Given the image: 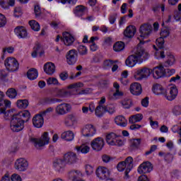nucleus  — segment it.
<instances>
[{
	"instance_id": "nucleus-35",
	"label": "nucleus",
	"mask_w": 181,
	"mask_h": 181,
	"mask_svg": "<svg viewBox=\"0 0 181 181\" xmlns=\"http://www.w3.org/2000/svg\"><path fill=\"white\" fill-rule=\"evenodd\" d=\"M69 95H71V93L66 91L64 89H58L57 90L56 97L63 98V97H69Z\"/></svg>"
},
{
	"instance_id": "nucleus-26",
	"label": "nucleus",
	"mask_w": 181,
	"mask_h": 181,
	"mask_svg": "<svg viewBox=\"0 0 181 181\" xmlns=\"http://www.w3.org/2000/svg\"><path fill=\"white\" fill-rule=\"evenodd\" d=\"M37 76H39L37 69L35 68L29 69L27 72V77L29 80H36V78H37Z\"/></svg>"
},
{
	"instance_id": "nucleus-64",
	"label": "nucleus",
	"mask_w": 181,
	"mask_h": 181,
	"mask_svg": "<svg viewBox=\"0 0 181 181\" xmlns=\"http://www.w3.org/2000/svg\"><path fill=\"white\" fill-rule=\"evenodd\" d=\"M137 181H149V178L146 175H143L139 177Z\"/></svg>"
},
{
	"instance_id": "nucleus-46",
	"label": "nucleus",
	"mask_w": 181,
	"mask_h": 181,
	"mask_svg": "<svg viewBox=\"0 0 181 181\" xmlns=\"http://www.w3.org/2000/svg\"><path fill=\"white\" fill-rule=\"evenodd\" d=\"M161 37H160V39H165L166 37H168V36H169V35H170V32L169 31V30L168 28H163L161 29V32L160 33Z\"/></svg>"
},
{
	"instance_id": "nucleus-52",
	"label": "nucleus",
	"mask_w": 181,
	"mask_h": 181,
	"mask_svg": "<svg viewBox=\"0 0 181 181\" xmlns=\"http://www.w3.org/2000/svg\"><path fill=\"white\" fill-rule=\"evenodd\" d=\"M59 78L62 80V81H66L67 78H69V73L67 71H63L59 74Z\"/></svg>"
},
{
	"instance_id": "nucleus-14",
	"label": "nucleus",
	"mask_w": 181,
	"mask_h": 181,
	"mask_svg": "<svg viewBox=\"0 0 181 181\" xmlns=\"http://www.w3.org/2000/svg\"><path fill=\"white\" fill-rule=\"evenodd\" d=\"M71 108L70 104L61 103L56 107L55 112H57L58 115H64V114H67V112L70 111Z\"/></svg>"
},
{
	"instance_id": "nucleus-54",
	"label": "nucleus",
	"mask_w": 181,
	"mask_h": 181,
	"mask_svg": "<svg viewBox=\"0 0 181 181\" xmlns=\"http://www.w3.org/2000/svg\"><path fill=\"white\" fill-rule=\"evenodd\" d=\"M141 105H142V107H144L145 108L148 107V106L149 105V98L148 97H146L141 100Z\"/></svg>"
},
{
	"instance_id": "nucleus-12",
	"label": "nucleus",
	"mask_w": 181,
	"mask_h": 181,
	"mask_svg": "<svg viewBox=\"0 0 181 181\" xmlns=\"http://www.w3.org/2000/svg\"><path fill=\"white\" fill-rule=\"evenodd\" d=\"M96 133L97 129H95V127L93 124H86L82 129V135H83V136H94Z\"/></svg>"
},
{
	"instance_id": "nucleus-38",
	"label": "nucleus",
	"mask_w": 181,
	"mask_h": 181,
	"mask_svg": "<svg viewBox=\"0 0 181 181\" xmlns=\"http://www.w3.org/2000/svg\"><path fill=\"white\" fill-rule=\"evenodd\" d=\"M123 162L125 163L127 168H129V169H132V168H134V159L132 158V157H127Z\"/></svg>"
},
{
	"instance_id": "nucleus-1",
	"label": "nucleus",
	"mask_w": 181,
	"mask_h": 181,
	"mask_svg": "<svg viewBox=\"0 0 181 181\" xmlns=\"http://www.w3.org/2000/svg\"><path fill=\"white\" fill-rule=\"evenodd\" d=\"M1 114L4 115V119L10 120V129L12 132H21L25 128V122H28L30 118L29 110L16 112L15 109L6 111V108H0Z\"/></svg>"
},
{
	"instance_id": "nucleus-2",
	"label": "nucleus",
	"mask_w": 181,
	"mask_h": 181,
	"mask_svg": "<svg viewBox=\"0 0 181 181\" xmlns=\"http://www.w3.org/2000/svg\"><path fill=\"white\" fill-rule=\"evenodd\" d=\"M139 40L140 42L137 45V49L134 54L128 57L125 61L126 65L128 67H134L136 63H144V62H146L149 59V53L141 47V45H144L145 42L141 40Z\"/></svg>"
},
{
	"instance_id": "nucleus-49",
	"label": "nucleus",
	"mask_w": 181,
	"mask_h": 181,
	"mask_svg": "<svg viewBox=\"0 0 181 181\" xmlns=\"http://www.w3.org/2000/svg\"><path fill=\"white\" fill-rule=\"evenodd\" d=\"M34 13L36 18H39L42 15V10L40 9V6L36 5L34 7Z\"/></svg>"
},
{
	"instance_id": "nucleus-23",
	"label": "nucleus",
	"mask_w": 181,
	"mask_h": 181,
	"mask_svg": "<svg viewBox=\"0 0 181 181\" xmlns=\"http://www.w3.org/2000/svg\"><path fill=\"white\" fill-rule=\"evenodd\" d=\"M153 93L156 95H165L166 96V90L163 88L162 85L157 83L153 86Z\"/></svg>"
},
{
	"instance_id": "nucleus-9",
	"label": "nucleus",
	"mask_w": 181,
	"mask_h": 181,
	"mask_svg": "<svg viewBox=\"0 0 181 181\" xmlns=\"http://www.w3.org/2000/svg\"><path fill=\"white\" fill-rule=\"evenodd\" d=\"M104 139L100 137H98L96 139H94L90 142V146L93 151H96V152H100V151L103 150V148H104Z\"/></svg>"
},
{
	"instance_id": "nucleus-48",
	"label": "nucleus",
	"mask_w": 181,
	"mask_h": 181,
	"mask_svg": "<svg viewBox=\"0 0 181 181\" xmlns=\"http://www.w3.org/2000/svg\"><path fill=\"white\" fill-rule=\"evenodd\" d=\"M114 60L112 59H107L104 62L103 66L105 69H110V67H112V65L114 64Z\"/></svg>"
},
{
	"instance_id": "nucleus-10",
	"label": "nucleus",
	"mask_w": 181,
	"mask_h": 181,
	"mask_svg": "<svg viewBox=\"0 0 181 181\" xmlns=\"http://www.w3.org/2000/svg\"><path fill=\"white\" fill-rule=\"evenodd\" d=\"M77 154L76 153L69 151L64 155V160L66 165H74L77 163Z\"/></svg>"
},
{
	"instance_id": "nucleus-43",
	"label": "nucleus",
	"mask_w": 181,
	"mask_h": 181,
	"mask_svg": "<svg viewBox=\"0 0 181 181\" xmlns=\"http://www.w3.org/2000/svg\"><path fill=\"white\" fill-rule=\"evenodd\" d=\"M175 62H176L175 56L172 54L168 55V60L165 62V66H173Z\"/></svg>"
},
{
	"instance_id": "nucleus-19",
	"label": "nucleus",
	"mask_w": 181,
	"mask_h": 181,
	"mask_svg": "<svg viewBox=\"0 0 181 181\" xmlns=\"http://www.w3.org/2000/svg\"><path fill=\"white\" fill-rule=\"evenodd\" d=\"M53 165L56 170L60 172L66 167V161H64V158H56L53 162Z\"/></svg>"
},
{
	"instance_id": "nucleus-61",
	"label": "nucleus",
	"mask_w": 181,
	"mask_h": 181,
	"mask_svg": "<svg viewBox=\"0 0 181 181\" xmlns=\"http://www.w3.org/2000/svg\"><path fill=\"white\" fill-rule=\"evenodd\" d=\"M53 107H49L48 108H47L45 110L42 111L40 112L41 115H46V114H49V112H53Z\"/></svg>"
},
{
	"instance_id": "nucleus-13",
	"label": "nucleus",
	"mask_w": 181,
	"mask_h": 181,
	"mask_svg": "<svg viewBox=\"0 0 181 181\" xmlns=\"http://www.w3.org/2000/svg\"><path fill=\"white\" fill-rule=\"evenodd\" d=\"M151 73L153 74V78H155V80H158L165 76V68L162 65L156 66L153 70L151 69Z\"/></svg>"
},
{
	"instance_id": "nucleus-6",
	"label": "nucleus",
	"mask_w": 181,
	"mask_h": 181,
	"mask_svg": "<svg viewBox=\"0 0 181 181\" xmlns=\"http://www.w3.org/2000/svg\"><path fill=\"white\" fill-rule=\"evenodd\" d=\"M96 176L100 180H110V170L105 167H98L95 171Z\"/></svg>"
},
{
	"instance_id": "nucleus-45",
	"label": "nucleus",
	"mask_w": 181,
	"mask_h": 181,
	"mask_svg": "<svg viewBox=\"0 0 181 181\" xmlns=\"http://www.w3.org/2000/svg\"><path fill=\"white\" fill-rule=\"evenodd\" d=\"M77 50L81 56H85L87 54V47H86L84 45H79Z\"/></svg>"
},
{
	"instance_id": "nucleus-57",
	"label": "nucleus",
	"mask_w": 181,
	"mask_h": 181,
	"mask_svg": "<svg viewBox=\"0 0 181 181\" xmlns=\"http://www.w3.org/2000/svg\"><path fill=\"white\" fill-rule=\"evenodd\" d=\"M21 15H22V10L21 9V8L16 7L14 9V16H15V18H19V16H21Z\"/></svg>"
},
{
	"instance_id": "nucleus-36",
	"label": "nucleus",
	"mask_w": 181,
	"mask_h": 181,
	"mask_svg": "<svg viewBox=\"0 0 181 181\" xmlns=\"http://www.w3.org/2000/svg\"><path fill=\"white\" fill-rule=\"evenodd\" d=\"M29 25L33 30L35 32H39L40 30V25L35 20H32L29 21Z\"/></svg>"
},
{
	"instance_id": "nucleus-4",
	"label": "nucleus",
	"mask_w": 181,
	"mask_h": 181,
	"mask_svg": "<svg viewBox=\"0 0 181 181\" xmlns=\"http://www.w3.org/2000/svg\"><path fill=\"white\" fill-rule=\"evenodd\" d=\"M4 66L8 71H18L19 62L13 57H8L4 61Z\"/></svg>"
},
{
	"instance_id": "nucleus-41",
	"label": "nucleus",
	"mask_w": 181,
	"mask_h": 181,
	"mask_svg": "<svg viewBox=\"0 0 181 181\" xmlns=\"http://www.w3.org/2000/svg\"><path fill=\"white\" fill-rule=\"evenodd\" d=\"M113 87L116 90V92L113 93L114 97L123 95L122 92L119 91V84H118V83L115 82L113 83Z\"/></svg>"
},
{
	"instance_id": "nucleus-3",
	"label": "nucleus",
	"mask_w": 181,
	"mask_h": 181,
	"mask_svg": "<svg viewBox=\"0 0 181 181\" xmlns=\"http://www.w3.org/2000/svg\"><path fill=\"white\" fill-rule=\"evenodd\" d=\"M49 140L50 139L49 138V133L47 132H44L41 138L40 139H37V138L31 139V141L33 142L36 149H42L43 146L49 144Z\"/></svg>"
},
{
	"instance_id": "nucleus-56",
	"label": "nucleus",
	"mask_w": 181,
	"mask_h": 181,
	"mask_svg": "<svg viewBox=\"0 0 181 181\" xmlns=\"http://www.w3.org/2000/svg\"><path fill=\"white\" fill-rule=\"evenodd\" d=\"M11 181H22V177L18 174H13L11 177Z\"/></svg>"
},
{
	"instance_id": "nucleus-5",
	"label": "nucleus",
	"mask_w": 181,
	"mask_h": 181,
	"mask_svg": "<svg viewBox=\"0 0 181 181\" xmlns=\"http://www.w3.org/2000/svg\"><path fill=\"white\" fill-rule=\"evenodd\" d=\"M149 76H151V69L148 67L141 68L134 73V78L138 81H141L144 78L146 79Z\"/></svg>"
},
{
	"instance_id": "nucleus-39",
	"label": "nucleus",
	"mask_w": 181,
	"mask_h": 181,
	"mask_svg": "<svg viewBox=\"0 0 181 181\" xmlns=\"http://www.w3.org/2000/svg\"><path fill=\"white\" fill-rule=\"evenodd\" d=\"M101 110H104L105 111H107V107L101 106V105H99L98 106H97L95 110V115H97V117H103V112L101 111Z\"/></svg>"
},
{
	"instance_id": "nucleus-59",
	"label": "nucleus",
	"mask_w": 181,
	"mask_h": 181,
	"mask_svg": "<svg viewBox=\"0 0 181 181\" xmlns=\"http://www.w3.org/2000/svg\"><path fill=\"white\" fill-rule=\"evenodd\" d=\"M8 77V73L5 70H0V80H4Z\"/></svg>"
},
{
	"instance_id": "nucleus-44",
	"label": "nucleus",
	"mask_w": 181,
	"mask_h": 181,
	"mask_svg": "<svg viewBox=\"0 0 181 181\" xmlns=\"http://www.w3.org/2000/svg\"><path fill=\"white\" fill-rule=\"evenodd\" d=\"M47 84H48V86H50L52 84H53L54 86H60V83H59L57 78L53 77L49 78L47 80Z\"/></svg>"
},
{
	"instance_id": "nucleus-55",
	"label": "nucleus",
	"mask_w": 181,
	"mask_h": 181,
	"mask_svg": "<svg viewBox=\"0 0 181 181\" xmlns=\"http://www.w3.org/2000/svg\"><path fill=\"white\" fill-rule=\"evenodd\" d=\"M173 114L175 115H180L181 114V107L180 106H175L173 110Z\"/></svg>"
},
{
	"instance_id": "nucleus-11",
	"label": "nucleus",
	"mask_w": 181,
	"mask_h": 181,
	"mask_svg": "<svg viewBox=\"0 0 181 181\" xmlns=\"http://www.w3.org/2000/svg\"><path fill=\"white\" fill-rule=\"evenodd\" d=\"M153 170V166H152V163H151L149 161H146L141 164L137 170L140 175H142L145 173H151Z\"/></svg>"
},
{
	"instance_id": "nucleus-28",
	"label": "nucleus",
	"mask_w": 181,
	"mask_h": 181,
	"mask_svg": "<svg viewBox=\"0 0 181 181\" xmlns=\"http://www.w3.org/2000/svg\"><path fill=\"white\" fill-rule=\"evenodd\" d=\"M63 100L56 98L47 97L42 99L43 104H56V103H62Z\"/></svg>"
},
{
	"instance_id": "nucleus-30",
	"label": "nucleus",
	"mask_w": 181,
	"mask_h": 181,
	"mask_svg": "<svg viewBox=\"0 0 181 181\" xmlns=\"http://www.w3.org/2000/svg\"><path fill=\"white\" fill-rule=\"evenodd\" d=\"M115 138H117V134L115 133H110L106 136V142L108 145L114 146L115 144Z\"/></svg>"
},
{
	"instance_id": "nucleus-37",
	"label": "nucleus",
	"mask_w": 181,
	"mask_h": 181,
	"mask_svg": "<svg viewBox=\"0 0 181 181\" xmlns=\"http://www.w3.org/2000/svg\"><path fill=\"white\" fill-rule=\"evenodd\" d=\"M6 95L9 98H15L18 95V92H16V90L13 88H11L8 89V90L6 93Z\"/></svg>"
},
{
	"instance_id": "nucleus-18",
	"label": "nucleus",
	"mask_w": 181,
	"mask_h": 181,
	"mask_svg": "<svg viewBox=\"0 0 181 181\" xmlns=\"http://www.w3.org/2000/svg\"><path fill=\"white\" fill-rule=\"evenodd\" d=\"M130 93L133 94V95H141L142 94V86L139 83H134L130 86Z\"/></svg>"
},
{
	"instance_id": "nucleus-22",
	"label": "nucleus",
	"mask_w": 181,
	"mask_h": 181,
	"mask_svg": "<svg viewBox=\"0 0 181 181\" xmlns=\"http://www.w3.org/2000/svg\"><path fill=\"white\" fill-rule=\"evenodd\" d=\"M44 71L48 76H52L56 71V66L52 62H47L44 65Z\"/></svg>"
},
{
	"instance_id": "nucleus-20",
	"label": "nucleus",
	"mask_w": 181,
	"mask_h": 181,
	"mask_svg": "<svg viewBox=\"0 0 181 181\" xmlns=\"http://www.w3.org/2000/svg\"><path fill=\"white\" fill-rule=\"evenodd\" d=\"M135 33H136V28L134 25L127 26L124 31V35L129 39H132Z\"/></svg>"
},
{
	"instance_id": "nucleus-15",
	"label": "nucleus",
	"mask_w": 181,
	"mask_h": 181,
	"mask_svg": "<svg viewBox=\"0 0 181 181\" xmlns=\"http://www.w3.org/2000/svg\"><path fill=\"white\" fill-rule=\"evenodd\" d=\"M139 32L141 33V37H145V36H149L152 33V25L149 23H144L140 26Z\"/></svg>"
},
{
	"instance_id": "nucleus-62",
	"label": "nucleus",
	"mask_w": 181,
	"mask_h": 181,
	"mask_svg": "<svg viewBox=\"0 0 181 181\" xmlns=\"http://www.w3.org/2000/svg\"><path fill=\"white\" fill-rule=\"evenodd\" d=\"M86 172L87 175H91L94 172V168H93V167L90 165H86Z\"/></svg>"
},
{
	"instance_id": "nucleus-7",
	"label": "nucleus",
	"mask_w": 181,
	"mask_h": 181,
	"mask_svg": "<svg viewBox=\"0 0 181 181\" xmlns=\"http://www.w3.org/2000/svg\"><path fill=\"white\" fill-rule=\"evenodd\" d=\"M78 57V52L75 49H70L66 52V62L69 66H73L77 63V58Z\"/></svg>"
},
{
	"instance_id": "nucleus-42",
	"label": "nucleus",
	"mask_w": 181,
	"mask_h": 181,
	"mask_svg": "<svg viewBox=\"0 0 181 181\" xmlns=\"http://www.w3.org/2000/svg\"><path fill=\"white\" fill-rule=\"evenodd\" d=\"M81 87H84V84L81 82H78L75 83L70 84L67 86V88L69 89H73L77 90V88H81Z\"/></svg>"
},
{
	"instance_id": "nucleus-51",
	"label": "nucleus",
	"mask_w": 181,
	"mask_h": 181,
	"mask_svg": "<svg viewBox=\"0 0 181 181\" xmlns=\"http://www.w3.org/2000/svg\"><path fill=\"white\" fill-rule=\"evenodd\" d=\"M6 25V18L0 14V28H4Z\"/></svg>"
},
{
	"instance_id": "nucleus-50",
	"label": "nucleus",
	"mask_w": 181,
	"mask_h": 181,
	"mask_svg": "<svg viewBox=\"0 0 181 181\" xmlns=\"http://www.w3.org/2000/svg\"><path fill=\"white\" fill-rule=\"evenodd\" d=\"M117 168L119 172H122L124 170L127 169V165H125L124 161H122L117 164Z\"/></svg>"
},
{
	"instance_id": "nucleus-27",
	"label": "nucleus",
	"mask_w": 181,
	"mask_h": 181,
	"mask_svg": "<svg viewBox=\"0 0 181 181\" xmlns=\"http://www.w3.org/2000/svg\"><path fill=\"white\" fill-rule=\"evenodd\" d=\"M177 93V88H176V86H173L170 89V95L167 97V100H168L169 101H173V100L176 98Z\"/></svg>"
},
{
	"instance_id": "nucleus-33",
	"label": "nucleus",
	"mask_w": 181,
	"mask_h": 181,
	"mask_svg": "<svg viewBox=\"0 0 181 181\" xmlns=\"http://www.w3.org/2000/svg\"><path fill=\"white\" fill-rule=\"evenodd\" d=\"M29 106V101L26 99L24 100H18L17 101V107L21 110H25V108H28Z\"/></svg>"
},
{
	"instance_id": "nucleus-8",
	"label": "nucleus",
	"mask_w": 181,
	"mask_h": 181,
	"mask_svg": "<svg viewBox=\"0 0 181 181\" xmlns=\"http://www.w3.org/2000/svg\"><path fill=\"white\" fill-rule=\"evenodd\" d=\"M14 168L18 172H25L29 168V163L24 158H20L16 160Z\"/></svg>"
},
{
	"instance_id": "nucleus-47",
	"label": "nucleus",
	"mask_w": 181,
	"mask_h": 181,
	"mask_svg": "<svg viewBox=\"0 0 181 181\" xmlns=\"http://www.w3.org/2000/svg\"><path fill=\"white\" fill-rule=\"evenodd\" d=\"M37 52H40V45L37 44L34 47H33V51L31 54L32 57H37Z\"/></svg>"
},
{
	"instance_id": "nucleus-29",
	"label": "nucleus",
	"mask_w": 181,
	"mask_h": 181,
	"mask_svg": "<svg viewBox=\"0 0 181 181\" xmlns=\"http://www.w3.org/2000/svg\"><path fill=\"white\" fill-rule=\"evenodd\" d=\"M115 124L117 125H119V127H125L127 124H128V122L124 116H117L115 119Z\"/></svg>"
},
{
	"instance_id": "nucleus-53",
	"label": "nucleus",
	"mask_w": 181,
	"mask_h": 181,
	"mask_svg": "<svg viewBox=\"0 0 181 181\" xmlns=\"http://www.w3.org/2000/svg\"><path fill=\"white\" fill-rule=\"evenodd\" d=\"M164 159L166 162L168 163H170L172 160H173V156L170 154V153L165 154Z\"/></svg>"
},
{
	"instance_id": "nucleus-60",
	"label": "nucleus",
	"mask_w": 181,
	"mask_h": 181,
	"mask_svg": "<svg viewBox=\"0 0 181 181\" xmlns=\"http://www.w3.org/2000/svg\"><path fill=\"white\" fill-rule=\"evenodd\" d=\"M165 42H163V39L158 38L157 40V46L159 47V49H163V45Z\"/></svg>"
},
{
	"instance_id": "nucleus-34",
	"label": "nucleus",
	"mask_w": 181,
	"mask_h": 181,
	"mask_svg": "<svg viewBox=\"0 0 181 181\" xmlns=\"http://www.w3.org/2000/svg\"><path fill=\"white\" fill-rule=\"evenodd\" d=\"M75 149H76L77 152H81V153H88L90 152V147L86 144L77 146Z\"/></svg>"
},
{
	"instance_id": "nucleus-16",
	"label": "nucleus",
	"mask_w": 181,
	"mask_h": 181,
	"mask_svg": "<svg viewBox=\"0 0 181 181\" xmlns=\"http://www.w3.org/2000/svg\"><path fill=\"white\" fill-rule=\"evenodd\" d=\"M61 40L64 42L66 46H71L74 43V37L71 35L69 32H64Z\"/></svg>"
},
{
	"instance_id": "nucleus-40",
	"label": "nucleus",
	"mask_w": 181,
	"mask_h": 181,
	"mask_svg": "<svg viewBox=\"0 0 181 181\" xmlns=\"http://www.w3.org/2000/svg\"><path fill=\"white\" fill-rule=\"evenodd\" d=\"M122 105L123 108L129 109L132 107V100L131 99H124L122 101Z\"/></svg>"
},
{
	"instance_id": "nucleus-31",
	"label": "nucleus",
	"mask_w": 181,
	"mask_h": 181,
	"mask_svg": "<svg viewBox=\"0 0 181 181\" xmlns=\"http://www.w3.org/2000/svg\"><path fill=\"white\" fill-rule=\"evenodd\" d=\"M125 49V43L122 41H118L113 45V50L115 52H122Z\"/></svg>"
},
{
	"instance_id": "nucleus-25",
	"label": "nucleus",
	"mask_w": 181,
	"mask_h": 181,
	"mask_svg": "<svg viewBox=\"0 0 181 181\" xmlns=\"http://www.w3.org/2000/svg\"><path fill=\"white\" fill-rule=\"evenodd\" d=\"M61 138L62 139H65V141H67L68 142H70V141H73L74 139V133L71 131H66L62 134Z\"/></svg>"
},
{
	"instance_id": "nucleus-58",
	"label": "nucleus",
	"mask_w": 181,
	"mask_h": 181,
	"mask_svg": "<svg viewBox=\"0 0 181 181\" xmlns=\"http://www.w3.org/2000/svg\"><path fill=\"white\" fill-rule=\"evenodd\" d=\"M122 78H120L121 83H122V84H127V83L124 82V78H127L128 77V71H124L122 73Z\"/></svg>"
},
{
	"instance_id": "nucleus-24",
	"label": "nucleus",
	"mask_w": 181,
	"mask_h": 181,
	"mask_svg": "<svg viewBox=\"0 0 181 181\" xmlns=\"http://www.w3.org/2000/svg\"><path fill=\"white\" fill-rule=\"evenodd\" d=\"M87 11V7L83 5H78L75 7L73 12L76 16H82L84 13Z\"/></svg>"
},
{
	"instance_id": "nucleus-32",
	"label": "nucleus",
	"mask_w": 181,
	"mask_h": 181,
	"mask_svg": "<svg viewBox=\"0 0 181 181\" xmlns=\"http://www.w3.org/2000/svg\"><path fill=\"white\" fill-rule=\"evenodd\" d=\"M130 151L138 149L141 145V139H133L131 140Z\"/></svg>"
},
{
	"instance_id": "nucleus-63",
	"label": "nucleus",
	"mask_w": 181,
	"mask_h": 181,
	"mask_svg": "<svg viewBox=\"0 0 181 181\" xmlns=\"http://www.w3.org/2000/svg\"><path fill=\"white\" fill-rule=\"evenodd\" d=\"M134 117V119H136V122H140V121H142V118H144V116L142 114H137L135 115H133Z\"/></svg>"
},
{
	"instance_id": "nucleus-17",
	"label": "nucleus",
	"mask_w": 181,
	"mask_h": 181,
	"mask_svg": "<svg viewBox=\"0 0 181 181\" xmlns=\"http://www.w3.org/2000/svg\"><path fill=\"white\" fill-rule=\"evenodd\" d=\"M14 32L19 39H26V37H29L28 30H26L23 26L16 27L14 29Z\"/></svg>"
},
{
	"instance_id": "nucleus-21",
	"label": "nucleus",
	"mask_w": 181,
	"mask_h": 181,
	"mask_svg": "<svg viewBox=\"0 0 181 181\" xmlns=\"http://www.w3.org/2000/svg\"><path fill=\"white\" fill-rule=\"evenodd\" d=\"M45 123V120L43 119V116L40 115H36L33 118V124L35 128H42L43 127V124Z\"/></svg>"
}]
</instances>
